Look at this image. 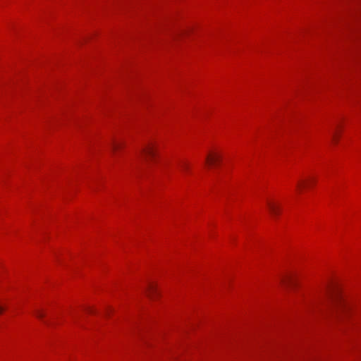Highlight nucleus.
<instances>
[{
  "label": "nucleus",
  "mask_w": 361,
  "mask_h": 361,
  "mask_svg": "<svg viewBox=\"0 0 361 361\" xmlns=\"http://www.w3.org/2000/svg\"><path fill=\"white\" fill-rule=\"evenodd\" d=\"M281 283L284 285H289L293 283V279L291 276H287L281 279Z\"/></svg>",
  "instance_id": "5"
},
{
  "label": "nucleus",
  "mask_w": 361,
  "mask_h": 361,
  "mask_svg": "<svg viewBox=\"0 0 361 361\" xmlns=\"http://www.w3.org/2000/svg\"><path fill=\"white\" fill-rule=\"evenodd\" d=\"M267 205L270 213L274 216H276L280 214V207L275 202L271 200L267 201Z\"/></svg>",
  "instance_id": "2"
},
{
  "label": "nucleus",
  "mask_w": 361,
  "mask_h": 361,
  "mask_svg": "<svg viewBox=\"0 0 361 361\" xmlns=\"http://www.w3.org/2000/svg\"><path fill=\"white\" fill-rule=\"evenodd\" d=\"M180 167L182 170L187 171L188 169V164L185 161H182L180 163Z\"/></svg>",
  "instance_id": "7"
},
{
  "label": "nucleus",
  "mask_w": 361,
  "mask_h": 361,
  "mask_svg": "<svg viewBox=\"0 0 361 361\" xmlns=\"http://www.w3.org/2000/svg\"><path fill=\"white\" fill-rule=\"evenodd\" d=\"M306 184L305 181H302V182H299L298 183V188H302L303 185H305Z\"/></svg>",
  "instance_id": "9"
},
{
  "label": "nucleus",
  "mask_w": 361,
  "mask_h": 361,
  "mask_svg": "<svg viewBox=\"0 0 361 361\" xmlns=\"http://www.w3.org/2000/svg\"><path fill=\"white\" fill-rule=\"evenodd\" d=\"M35 315L39 319H42L44 317V314L40 310H37L35 312Z\"/></svg>",
  "instance_id": "8"
},
{
  "label": "nucleus",
  "mask_w": 361,
  "mask_h": 361,
  "mask_svg": "<svg viewBox=\"0 0 361 361\" xmlns=\"http://www.w3.org/2000/svg\"><path fill=\"white\" fill-rule=\"evenodd\" d=\"M220 159L221 156L219 154L214 153L209 154L206 158V161L209 165H213L216 162L219 161Z\"/></svg>",
  "instance_id": "3"
},
{
  "label": "nucleus",
  "mask_w": 361,
  "mask_h": 361,
  "mask_svg": "<svg viewBox=\"0 0 361 361\" xmlns=\"http://www.w3.org/2000/svg\"><path fill=\"white\" fill-rule=\"evenodd\" d=\"M140 155L144 158L153 157L155 156V148L152 144H147L140 149Z\"/></svg>",
  "instance_id": "1"
},
{
  "label": "nucleus",
  "mask_w": 361,
  "mask_h": 361,
  "mask_svg": "<svg viewBox=\"0 0 361 361\" xmlns=\"http://www.w3.org/2000/svg\"><path fill=\"white\" fill-rule=\"evenodd\" d=\"M331 297L332 298H331V300H333V301H334V302H336L337 299H336V298H334L333 295H332V296H331Z\"/></svg>",
  "instance_id": "10"
},
{
  "label": "nucleus",
  "mask_w": 361,
  "mask_h": 361,
  "mask_svg": "<svg viewBox=\"0 0 361 361\" xmlns=\"http://www.w3.org/2000/svg\"><path fill=\"white\" fill-rule=\"evenodd\" d=\"M3 310H4V308L2 307H0V314L2 313Z\"/></svg>",
  "instance_id": "11"
},
{
  "label": "nucleus",
  "mask_w": 361,
  "mask_h": 361,
  "mask_svg": "<svg viewBox=\"0 0 361 361\" xmlns=\"http://www.w3.org/2000/svg\"><path fill=\"white\" fill-rule=\"evenodd\" d=\"M147 294L149 297H152L154 293H157V288L153 284H149L147 287Z\"/></svg>",
  "instance_id": "4"
},
{
  "label": "nucleus",
  "mask_w": 361,
  "mask_h": 361,
  "mask_svg": "<svg viewBox=\"0 0 361 361\" xmlns=\"http://www.w3.org/2000/svg\"><path fill=\"white\" fill-rule=\"evenodd\" d=\"M121 145H122L121 143H119L118 142L114 140V141H112V143H111V149L113 151H116L118 149H119L121 147Z\"/></svg>",
  "instance_id": "6"
}]
</instances>
